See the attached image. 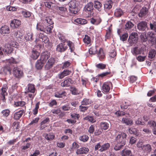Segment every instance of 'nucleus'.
I'll return each instance as SVG.
<instances>
[{"label":"nucleus","instance_id":"39","mask_svg":"<svg viewBox=\"0 0 156 156\" xmlns=\"http://www.w3.org/2000/svg\"><path fill=\"white\" fill-rule=\"evenodd\" d=\"M70 91L72 94L76 95L79 94L78 90L75 87L71 86L70 87Z\"/></svg>","mask_w":156,"mask_h":156},{"label":"nucleus","instance_id":"6","mask_svg":"<svg viewBox=\"0 0 156 156\" xmlns=\"http://www.w3.org/2000/svg\"><path fill=\"white\" fill-rule=\"evenodd\" d=\"M55 62V59L53 57H51L48 60L45 66V69L48 70L52 67Z\"/></svg>","mask_w":156,"mask_h":156},{"label":"nucleus","instance_id":"22","mask_svg":"<svg viewBox=\"0 0 156 156\" xmlns=\"http://www.w3.org/2000/svg\"><path fill=\"white\" fill-rule=\"evenodd\" d=\"M35 88L34 84L29 83L27 85V93H34Z\"/></svg>","mask_w":156,"mask_h":156},{"label":"nucleus","instance_id":"40","mask_svg":"<svg viewBox=\"0 0 156 156\" xmlns=\"http://www.w3.org/2000/svg\"><path fill=\"white\" fill-rule=\"evenodd\" d=\"M55 137V135L53 133L47 134L45 136V138L48 140H53Z\"/></svg>","mask_w":156,"mask_h":156},{"label":"nucleus","instance_id":"61","mask_svg":"<svg viewBox=\"0 0 156 156\" xmlns=\"http://www.w3.org/2000/svg\"><path fill=\"white\" fill-rule=\"evenodd\" d=\"M128 36L127 33H125L122 36L120 35V39L122 41H124L127 40Z\"/></svg>","mask_w":156,"mask_h":156},{"label":"nucleus","instance_id":"21","mask_svg":"<svg viewBox=\"0 0 156 156\" xmlns=\"http://www.w3.org/2000/svg\"><path fill=\"white\" fill-rule=\"evenodd\" d=\"M133 121L130 119L126 118H123L121 122L123 124H125L126 125H131L133 124Z\"/></svg>","mask_w":156,"mask_h":156},{"label":"nucleus","instance_id":"29","mask_svg":"<svg viewBox=\"0 0 156 156\" xmlns=\"http://www.w3.org/2000/svg\"><path fill=\"white\" fill-rule=\"evenodd\" d=\"M44 23H37L36 29L38 31H41L44 32L45 25Z\"/></svg>","mask_w":156,"mask_h":156},{"label":"nucleus","instance_id":"4","mask_svg":"<svg viewBox=\"0 0 156 156\" xmlns=\"http://www.w3.org/2000/svg\"><path fill=\"white\" fill-rule=\"evenodd\" d=\"M112 85L111 82H105L102 84L101 90L102 91L105 93H108L111 89H112Z\"/></svg>","mask_w":156,"mask_h":156},{"label":"nucleus","instance_id":"14","mask_svg":"<svg viewBox=\"0 0 156 156\" xmlns=\"http://www.w3.org/2000/svg\"><path fill=\"white\" fill-rule=\"evenodd\" d=\"M13 74L14 76L17 78H20L22 76L23 72L18 68L15 67L13 70Z\"/></svg>","mask_w":156,"mask_h":156},{"label":"nucleus","instance_id":"15","mask_svg":"<svg viewBox=\"0 0 156 156\" xmlns=\"http://www.w3.org/2000/svg\"><path fill=\"white\" fill-rule=\"evenodd\" d=\"M0 31L2 34L5 35V34H8L10 33V29L8 26L5 25L0 28Z\"/></svg>","mask_w":156,"mask_h":156},{"label":"nucleus","instance_id":"31","mask_svg":"<svg viewBox=\"0 0 156 156\" xmlns=\"http://www.w3.org/2000/svg\"><path fill=\"white\" fill-rule=\"evenodd\" d=\"M44 63L42 62L41 60H38L37 61L35 64V67L37 69H41L43 66Z\"/></svg>","mask_w":156,"mask_h":156},{"label":"nucleus","instance_id":"27","mask_svg":"<svg viewBox=\"0 0 156 156\" xmlns=\"http://www.w3.org/2000/svg\"><path fill=\"white\" fill-rule=\"evenodd\" d=\"M5 54H8L11 53L12 49L10 45L8 44H5V48L3 49Z\"/></svg>","mask_w":156,"mask_h":156},{"label":"nucleus","instance_id":"33","mask_svg":"<svg viewBox=\"0 0 156 156\" xmlns=\"http://www.w3.org/2000/svg\"><path fill=\"white\" fill-rule=\"evenodd\" d=\"M100 125L101 129L102 130H107L108 129L109 127L108 123L106 122H101Z\"/></svg>","mask_w":156,"mask_h":156},{"label":"nucleus","instance_id":"5","mask_svg":"<svg viewBox=\"0 0 156 156\" xmlns=\"http://www.w3.org/2000/svg\"><path fill=\"white\" fill-rule=\"evenodd\" d=\"M50 53L48 51H46L43 52L41 54L39 60L45 63L47 60L50 57Z\"/></svg>","mask_w":156,"mask_h":156},{"label":"nucleus","instance_id":"32","mask_svg":"<svg viewBox=\"0 0 156 156\" xmlns=\"http://www.w3.org/2000/svg\"><path fill=\"white\" fill-rule=\"evenodd\" d=\"M12 67L9 65H6L3 68V71L4 73L7 74L9 73V74H11L12 70Z\"/></svg>","mask_w":156,"mask_h":156},{"label":"nucleus","instance_id":"16","mask_svg":"<svg viewBox=\"0 0 156 156\" xmlns=\"http://www.w3.org/2000/svg\"><path fill=\"white\" fill-rule=\"evenodd\" d=\"M73 81L71 78H68L65 79L63 82L61 83V85L62 87H69L73 83Z\"/></svg>","mask_w":156,"mask_h":156},{"label":"nucleus","instance_id":"43","mask_svg":"<svg viewBox=\"0 0 156 156\" xmlns=\"http://www.w3.org/2000/svg\"><path fill=\"white\" fill-rule=\"evenodd\" d=\"M84 42L87 44H88L90 43L91 42V39L90 37L87 35H85L83 39Z\"/></svg>","mask_w":156,"mask_h":156},{"label":"nucleus","instance_id":"46","mask_svg":"<svg viewBox=\"0 0 156 156\" xmlns=\"http://www.w3.org/2000/svg\"><path fill=\"white\" fill-rule=\"evenodd\" d=\"M148 125L153 129L156 128V122L154 121H149L148 122Z\"/></svg>","mask_w":156,"mask_h":156},{"label":"nucleus","instance_id":"11","mask_svg":"<svg viewBox=\"0 0 156 156\" xmlns=\"http://www.w3.org/2000/svg\"><path fill=\"white\" fill-rule=\"evenodd\" d=\"M21 24V22L19 20L14 19L11 21L10 26L13 28H18Z\"/></svg>","mask_w":156,"mask_h":156},{"label":"nucleus","instance_id":"60","mask_svg":"<svg viewBox=\"0 0 156 156\" xmlns=\"http://www.w3.org/2000/svg\"><path fill=\"white\" fill-rule=\"evenodd\" d=\"M12 127L14 129H16L17 131L20 128V123L18 122H14L12 125Z\"/></svg>","mask_w":156,"mask_h":156},{"label":"nucleus","instance_id":"12","mask_svg":"<svg viewBox=\"0 0 156 156\" xmlns=\"http://www.w3.org/2000/svg\"><path fill=\"white\" fill-rule=\"evenodd\" d=\"M91 23L95 25H98L101 22L102 20L99 16L93 17L90 19Z\"/></svg>","mask_w":156,"mask_h":156},{"label":"nucleus","instance_id":"45","mask_svg":"<svg viewBox=\"0 0 156 156\" xmlns=\"http://www.w3.org/2000/svg\"><path fill=\"white\" fill-rule=\"evenodd\" d=\"M22 13L24 17L28 18L31 15V13L29 11L24 10L22 11Z\"/></svg>","mask_w":156,"mask_h":156},{"label":"nucleus","instance_id":"25","mask_svg":"<svg viewBox=\"0 0 156 156\" xmlns=\"http://www.w3.org/2000/svg\"><path fill=\"white\" fill-rule=\"evenodd\" d=\"M39 37L42 39V42H44V43H48L49 42V38L46 36L44 35L43 34L40 33L39 34Z\"/></svg>","mask_w":156,"mask_h":156},{"label":"nucleus","instance_id":"20","mask_svg":"<svg viewBox=\"0 0 156 156\" xmlns=\"http://www.w3.org/2000/svg\"><path fill=\"white\" fill-rule=\"evenodd\" d=\"M71 73V71L69 70H64L61 73L58 74V77L60 79H62L65 76L69 75Z\"/></svg>","mask_w":156,"mask_h":156},{"label":"nucleus","instance_id":"55","mask_svg":"<svg viewBox=\"0 0 156 156\" xmlns=\"http://www.w3.org/2000/svg\"><path fill=\"white\" fill-rule=\"evenodd\" d=\"M129 132L132 134H133L136 135L137 136L138 134L137 132V129H136L134 128H130L129 129Z\"/></svg>","mask_w":156,"mask_h":156},{"label":"nucleus","instance_id":"26","mask_svg":"<svg viewBox=\"0 0 156 156\" xmlns=\"http://www.w3.org/2000/svg\"><path fill=\"white\" fill-rule=\"evenodd\" d=\"M110 147V144L108 143H106L101 146V148L99 149V151L102 152L108 150Z\"/></svg>","mask_w":156,"mask_h":156},{"label":"nucleus","instance_id":"44","mask_svg":"<svg viewBox=\"0 0 156 156\" xmlns=\"http://www.w3.org/2000/svg\"><path fill=\"white\" fill-rule=\"evenodd\" d=\"M133 23L130 21L127 22L125 24V29L126 30H128L131 29L133 26Z\"/></svg>","mask_w":156,"mask_h":156},{"label":"nucleus","instance_id":"50","mask_svg":"<svg viewBox=\"0 0 156 156\" xmlns=\"http://www.w3.org/2000/svg\"><path fill=\"white\" fill-rule=\"evenodd\" d=\"M1 113L2 114V116H3L5 117H7L9 115L10 111L8 109H5L3 110L1 112Z\"/></svg>","mask_w":156,"mask_h":156},{"label":"nucleus","instance_id":"38","mask_svg":"<svg viewBox=\"0 0 156 156\" xmlns=\"http://www.w3.org/2000/svg\"><path fill=\"white\" fill-rule=\"evenodd\" d=\"M123 14V12L121 9H117L115 11V15L117 17H120Z\"/></svg>","mask_w":156,"mask_h":156},{"label":"nucleus","instance_id":"24","mask_svg":"<svg viewBox=\"0 0 156 156\" xmlns=\"http://www.w3.org/2000/svg\"><path fill=\"white\" fill-rule=\"evenodd\" d=\"M142 150L144 152L148 153H150L151 151L152 148L150 145L147 144L143 146Z\"/></svg>","mask_w":156,"mask_h":156},{"label":"nucleus","instance_id":"10","mask_svg":"<svg viewBox=\"0 0 156 156\" xmlns=\"http://www.w3.org/2000/svg\"><path fill=\"white\" fill-rule=\"evenodd\" d=\"M26 109V106H25V109L20 110L15 113L14 115V119L16 120H19L22 116Z\"/></svg>","mask_w":156,"mask_h":156},{"label":"nucleus","instance_id":"9","mask_svg":"<svg viewBox=\"0 0 156 156\" xmlns=\"http://www.w3.org/2000/svg\"><path fill=\"white\" fill-rule=\"evenodd\" d=\"M89 151L88 148L86 147H83L78 149L76 152L77 154H86Z\"/></svg>","mask_w":156,"mask_h":156},{"label":"nucleus","instance_id":"19","mask_svg":"<svg viewBox=\"0 0 156 156\" xmlns=\"http://www.w3.org/2000/svg\"><path fill=\"white\" fill-rule=\"evenodd\" d=\"M131 53L134 56H136L140 54L141 53V49L138 47L133 48L131 50Z\"/></svg>","mask_w":156,"mask_h":156},{"label":"nucleus","instance_id":"54","mask_svg":"<svg viewBox=\"0 0 156 156\" xmlns=\"http://www.w3.org/2000/svg\"><path fill=\"white\" fill-rule=\"evenodd\" d=\"M91 100L89 99L84 98L82 101V105H87L90 104Z\"/></svg>","mask_w":156,"mask_h":156},{"label":"nucleus","instance_id":"47","mask_svg":"<svg viewBox=\"0 0 156 156\" xmlns=\"http://www.w3.org/2000/svg\"><path fill=\"white\" fill-rule=\"evenodd\" d=\"M65 93L66 92L65 91L58 92L55 94V96L56 98H62V96H65Z\"/></svg>","mask_w":156,"mask_h":156},{"label":"nucleus","instance_id":"2","mask_svg":"<svg viewBox=\"0 0 156 156\" xmlns=\"http://www.w3.org/2000/svg\"><path fill=\"white\" fill-rule=\"evenodd\" d=\"M68 5L69 7L70 12L74 14H76L78 11L77 2L75 0L70 1Z\"/></svg>","mask_w":156,"mask_h":156},{"label":"nucleus","instance_id":"8","mask_svg":"<svg viewBox=\"0 0 156 156\" xmlns=\"http://www.w3.org/2000/svg\"><path fill=\"white\" fill-rule=\"evenodd\" d=\"M148 10L146 7H143L140 11L138 16L140 17H147L148 15Z\"/></svg>","mask_w":156,"mask_h":156},{"label":"nucleus","instance_id":"28","mask_svg":"<svg viewBox=\"0 0 156 156\" xmlns=\"http://www.w3.org/2000/svg\"><path fill=\"white\" fill-rule=\"evenodd\" d=\"M26 104V103L25 101H15L14 103V105L16 107H23L24 109H25V106H25Z\"/></svg>","mask_w":156,"mask_h":156},{"label":"nucleus","instance_id":"23","mask_svg":"<svg viewBox=\"0 0 156 156\" xmlns=\"http://www.w3.org/2000/svg\"><path fill=\"white\" fill-rule=\"evenodd\" d=\"M98 56L101 61H102L105 58V55L102 49L101 48L98 53Z\"/></svg>","mask_w":156,"mask_h":156},{"label":"nucleus","instance_id":"63","mask_svg":"<svg viewBox=\"0 0 156 156\" xmlns=\"http://www.w3.org/2000/svg\"><path fill=\"white\" fill-rule=\"evenodd\" d=\"M95 126L94 125H91L89 127L88 129V132L90 134H93L94 131Z\"/></svg>","mask_w":156,"mask_h":156},{"label":"nucleus","instance_id":"62","mask_svg":"<svg viewBox=\"0 0 156 156\" xmlns=\"http://www.w3.org/2000/svg\"><path fill=\"white\" fill-rule=\"evenodd\" d=\"M84 119L90 121V122L94 123L96 122V120L94 119L93 116H87Z\"/></svg>","mask_w":156,"mask_h":156},{"label":"nucleus","instance_id":"59","mask_svg":"<svg viewBox=\"0 0 156 156\" xmlns=\"http://www.w3.org/2000/svg\"><path fill=\"white\" fill-rule=\"evenodd\" d=\"M89 139V137L87 135H83L80 137V140L83 142H86Z\"/></svg>","mask_w":156,"mask_h":156},{"label":"nucleus","instance_id":"18","mask_svg":"<svg viewBox=\"0 0 156 156\" xmlns=\"http://www.w3.org/2000/svg\"><path fill=\"white\" fill-rule=\"evenodd\" d=\"M113 76L110 70L109 69L108 71L106 72H103L101 74L98 75V76L102 78H104L105 77L108 76L110 77Z\"/></svg>","mask_w":156,"mask_h":156},{"label":"nucleus","instance_id":"3","mask_svg":"<svg viewBox=\"0 0 156 156\" xmlns=\"http://www.w3.org/2000/svg\"><path fill=\"white\" fill-rule=\"evenodd\" d=\"M138 39V35L137 33H132L129 35L128 39V42L132 46L136 43Z\"/></svg>","mask_w":156,"mask_h":156},{"label":"nucleus","instance_id":"41","mask_svg":"<svg viewBox=\"0 0 156 156\" xmlns=\"http://www.w3.org/2000/svg\"><path fill=\"white\" fill-rule=\"evenodd\" d=\"M95 66L98 69L103 70L106 68V64L103 63H99L96 64Z\"/></svg>","mask_w":156,"mask_h":156},{"label":"nucleus","instance_id":"51","mask_svg":"<svg viewBox=\"0 0 156 156\" xmlns=\"http://www.w3.org/2000/svg\"><path fill=\"white\" fill-rule=\"evenodd\" d=\"M58 36L59 39L61 42L64 43L66 40V37L65 36L62 34L59 33L58 34Z\"/></svg>","mask_w":156,"mask_h":156},{"label":"nucleus","instance_id":"56","mask_svg":"<svg viewBox=\"0 0 156 156\" xmlns=\"http://www.w3.org/2000/svg\"><path fill=\"white\" fill-rule=\"evenodd\" d=\"M71 117L73 119V120H79L80 115L78 114L75 113L71 114Z\"/></svg>","mask_w":156,"mask_h":156},{"label":"nucleus","instance_id":"35","mask_svg":"<svg viewBox=\"0 0 156 156\" xmlns=\"http://www.w3.org/2000/svg\"><path fill=\"white\" fill-rule=\"evenodd\" d=\"M102 6V4L99 1H95L94 7L96 9L98 10L99 11H101V10Z\"/></svg>","mask_w":156,"mask_h":156},{"label":"nucleus","instance_id":"42","mask_svg":"<svg viewBox=\"0 0 156 156\" xmlns=\"http://www.w3.org/2000/svg\"><path fill=\"white\" fill-rule=\"evenodd\" d=\"M33 34L31 32L28 33L26 34L24 37L25 39L27 41H32L33 40Z\"/></svg>","mask_w":156,"mask_h":156},{"label":"nucleus","instance_id":"13","mask_svg":"<svg viewBox=\"0 0 156 156\" xmlns=\"http://www.w3.org/2000/svg\"><path fill=\"white\" fill-rule=\"evenodd\" d=\"M93 4L90 2L86 5L84 8L85 11L87 12L91 13L93 9Z\"/></svg>","mask_w":156,"mask_h":156},{"label":"nucleus","instance_id":"7","mask_svg":"<svg viewBox=\"0 0 156 156\" xmlns=\"http://www.w3.org/2000/svg\"><path fill=\"white\" fill-rule=\"evenodd\" d=\"M68 47L63 43H61L57 46L56 50L58 52H63L66 51Z\"/></svg>","mask_w":156,"mask_h":156},{"label":"nucleus","instance_id":"64","mask_svg":"<svg viewBox=\"0 0 156 156\" xmlns=\"http://www.w3.org/2000/svg\"><path fill=\"white\" fill-rule=\"evenodd\" d=\"M150 27L151 30H154L156 32V22H154L153 24L150 23Z\"/></svg>","mask_w":156,"mask_h":156},{"label":"nucleus","instance_id":"49","mask_svg":"<svg viewBox=\"0 0 156 156\" xmlns=\"http://www.w3.org/2000/svg\"><path fill=\"white\" fill-rule=\"evenodd\" d=\"M122 156H124L125 155L127 156H133L132 154V153L131 151L130 150H127L125 151H124V150H123L122 151Z\"/></svg>","mask_w":156,"mask_h":156},{"label":"nucleus","instance_id":"53","mask_svg":"<svg viewBox=\"0 0 156 156\" xmlns=\"http://www.w3.org/2000/svg\"><path fill=\"white\" fill-rule=\"evenodd\" d=\"M7 62L8 63V65H9L10 66L12 64H16L17 63L16 60L13 58H11L8 59Z\"/></svg>","mask_w":156,"mask_h":156},{"label":"nucleus","instance_id":"52","mask_svg":"<svg viewBox=\"0 0 156 156\" xmlns=\"http://www.w3.org/2000/svg\"><path fill=\"white\" fill-rule=\"evenodd\" d=\"M44 23H47V25H51L53 24V22L52 20L49 18L47 17L45 20H44Z\"/></svg>","mask_w":156,"mask_h":156},{"label":"nucleus","instance_id":"1","mask_svg":"<svg viewBox=\"0 0 156 156\" xmlns=\"http://www.w3.org/2000/svg\"><path fill=\"white\" fill-rule=\"evenodd\" d=\"M127 135L124 133H122L121 134L118 135L116 138L117 143L116 144L114 149L116 151L120 150L122 147L125 145Z\"/></svg>","mask_w":156,"mask_h":156},{"label":"nucleus","instance_id":"58","mask_svg":"<svg viewBox=\"0 0 156 156\" xmlns=\"http://www.w3.org/2000/svg\"><path fill=\"white\" fill-rule=\"evenodd\" d=\"M156 51L154 50H152L150 51L148 54V57L151 58H152L154 57L155 55Z\"/></svg>","mask_w":156,"mask_h":156},{"label":"nucleus","instance_id":"36","mask_svg":"<svg viewBox=\"0 0 156 156\" xmlns=\"http://www.w3.org/2000/svg\"><path fill=\"white\" fill-rule=\"evenodd\" d=\"M67 45L70 50V52H73L75 49L74 43L70 41H67Z\"/></svg>","mask_w":156,"mask_h":156},{"label":"nucleus","instance_id":"37","mask_svg":"<svg viewBox=\"0 0 156 156\" xmlns=\"http://www.w3.org/2000/svg\"><path fill=\"white\" fill-rule=\"evenodd\" d=\"M40 55V53L37 51L33 50L31 57L34 59H36Z\"/></svg>","mask_w":156,"mask_h":156},{"label":"nucleus","instance_id":"57","mask_svg":"<svg viewBox=\"0 0 156 156\" xmlns=\"http://www.w3.org/2000/svg\"><path fill=\"white\" fill-rule=\"evenodd\" d=\"M14 36L16 38H22L23 34L20 31L18 30L15 32Z\"/></svg>","mask_w":156,"mask_h":156},{"label":"nucleus","instance_id":"30","mask_svg":"<svg viewBox=\"0 0 156 156\" xmlns=\"http://www.w3.org/2000/svg\"><path fill=\"white\" fill-rule=\"evenodd\" d=\"M74 21L76 23L80 24L82 25H85L87 24V20L81 18L76 19Z\"/></svg>","mask_w":156,"mask_h":156},{"label":"nucleus","instance_id":"34","mask_svg":"<svg viewBox=\"0 0 156 156\" xmlns=\"http://www.w3.org/2000/svg\"><path fill=\"white\" fill-rule=\"evenodd\" d=\"M53 28V27L52 25H45L44 32H45L47 34L51 33L52 32V29Z\"/></svg>","mask_w":156,"mask_h":156},{"label":"nucleus","instance_id":"17","mask_svg":"<svg viewBox=\"0 0 156 156\" xmlns=\"http://www.w3.org/2000/svg\"><path fill=\"white\" fill-rule=\"evenodd\" d=\"M147 23L144 21H142L138 23L137 28L140 30H144L147 27Z\"/></svg>","mask_w":156,"mask_h":156},{"label":"nucleus","instance_id":"48","mask_svg":"<svg viewBox=\"0 0 156 156\" xmlns=\"http://www.w3.org/2000/svg\"><path fill=\"white\" fill-rule=\"evenodd\" d=\"M113 4L112 1H109L105 4L104 7L105 9H110L112 8Z\"/></svg>","mask_w":156,"mask_h":156}]
</instances>
